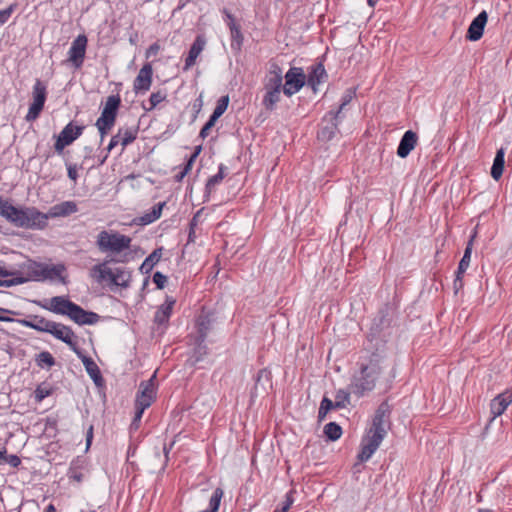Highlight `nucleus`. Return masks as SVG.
Returning a JSON list of instances; mask_svg holds the SVG:
<instances>
[{
	"instance_id": "1",
	"label": "nucleus",
	"mask_w": 512,
	"mask_h": 512,
	"mask_svg": "<svg viewBox=\"0 0 512 512\" xmlns=\"http://www.w3.org/2000/svg\"><path fill=\"white\" fill-rule=\"evenodd\" d=\"M0 216L15 227L32 230L44 229L49 217L35 207H16L2 197H0Z\"/></svg>"
},
{
	"instance_id": "2",
	"label": "nucleus",
	"mask_w": 512,
	"mask_h": 512,
	"mask_svg": "<svg viewBox=\"0 0 512 512\" xmlns=\"http://www.w3.org/2000/svg\"><path fill=\"white\" fill-rule=\"evenodd\" d=\"M125 261V259L117 258L105 259L102 263L96 264L91 268V277L98 283L109 280L112 285L126 289L130 286L131 272L122 267L112 270L107 266L111 262L123 263Z\"/></svg>"
},
{
	"instance_id": "3",
	"label": "nucleus",
	"mask_w": 512,
	"mask_h": 512,
	"mask_svg": "<svg viewBox=\"0 0 512 512\" xmlns=\"http://www.w3.org/2000/svg\"><path fill=\"white\" fill-rule=\"evenodd\" d=\"M132 239L115 231L102 230L97 235L96 245L102 253L119 254L131 246Z\"/></svg>"
},
{
	"instance_id": "4",
	"label": "nucleus",
	"mask_w": 512,
	"mask_h": 512,
	"mask_svg": "<svg viewBox=\"0 0 512 512\" xmlns=\"http://www.w3.org/2000/svg\"><path fill=\"white\" fill-rule=\"evenodd\" d=\"M380 377L376 374H372L367 370V367H361L358 374L354 375L349 385L351 392L358 397H362L365 393L372 391L376 382Z\"/></svg>"
},
{
	"instance_id": "5",
	"label": "nucleus",
	"mask_w": 512,
	"mask_h": 512,
	"mask_svg": "<svg viewBox=\"0 0 512 512\" xmlns=\"http://www.w3.org/2000/svg\"><path fill=\"white\" fill-rule=\"evenodd\" d=\"M32 97L33 101L30 104L28 113L25 116V120L27 122L35 121L40 116L47 98L46 85L39 79L36 80L33 86Z\"/></svg>"
},
{
	"instance_id": "6",
	"label": "nucleus",
	"mask_w": 512,
	"mask_h": 512,
	"mask_svg": "<svg viewBox=\"0 0 512 512\" xmlns=\"http://www.w3.org/2000/svg\"><path fill=\"white\" fill-rule=\"evenodd\" d=\"M343 116L338 115L334 110L327 112L321 120L320 128L317 132V138L320 141L328 142L339 132L338 125Z\"/></svg>"
},
{
	"instance_id": "7",
	"label": "nucleus",
	"mask_w": 512,
	"mask_h": 512,
	"mask_svg": "<svg viewBox=\"0 0 512 512\" xmlns=\"http://www.w3.org/2000/svg\"><path fill=\"white\" fill-rule=\"evenodd\" d=\"M360 366L367 367L369 372L380 377L387 366L385 345L383 344L381 347H377L375 351L369 353L366 357H363Z\"/></svg>"
},
{
	"instance_id": "8",
	"label": "nucleus",
	"mask_w": 512,
	"mask_h": 512,
	"mask_svg": "<svg viewBox=\"0 0 512 512\" xmlns=\"http://www.w3.org/2000/svg\"><path fill=\"white\" fill-rule=\"evenodd\" d=\"M385 436V434L369 429L367 435L362 439L361 451L357 456L358 460L360 462L368 461L379 448Z\"/></svg>"
},
{
	"instance_id": "9",
	"label": "nucleus",
	"mask_w": 512,
	"mask_h": 512,
	"mask_svg": "<svg viewBox=\"0 0 512 512\" xmlns=\"http://www.w3.org/2000/svg\"><path fill=\"white\" fill-rule=\"evenodd\" d=\"M284 77L283 92L288 97L299 92L306 83V75L300 67H291Z\"/></svg>"
},
{
	"instance_id": "10",
	"label": "nucleus",
	"mask_w": 512,
	"mask_h": 512,
	"mask_svg": "<svg viewBox=\"0 0 512 512\" xmlns=\"http://www.w3.org/2000/svg\"><path fill=\"white\" fill-rule=\"evenodd\" d=\"M88 39L86 35H78L71 43L68 51L67 62H70L75 69H80L83 66Z\"/></svg>"
},
{
	"instance_id": "11",
	"label": "nucleus",
	"mask_w": 512,
	"mask_h": 512,
	"mask_svg": "<svg viewBox=\"0 0 512 512\" xmlns=\"http://www.w3.org/2000/svg\"><path fill=\"white\" fill-rule=\"evenodd\" d=\"M84 129V126L74 125L72 122L68 123L56 139L54 144L55 151L57 153H62L66 146L72 144L82 135Z\"/></svg>"
},
{
	"instance_id": "12",
	"label": "nucleus",
	"mask_w": 512,
	"mask_h": 512,
	"mask_svg": "<svg viewBox=\"0 0 512 512\" xmlns=\"http://www.w3.org/2000/svg\"><path fill=\"white\" fill-rule=\"evenodd\" d=\"M33 303L40 306L45 310H49L55 314L65 315L68 317L70 311L75 305L74 302L65 298L64 296H54L50 299L49 304L47 301L33 300Z\"/></svg>"
},
{
	"instance_id": "13",
	"label": "nucleus",
	"mask_w": 512,
	"mask_h": 512,
	"mask_svg": "<svg viewBox=\"0 0 512 512\" xmlns=\"http://www.w3.org/2000/svg\"><path fill=\"white\" fill-rule=\"evenodd\" d=\"M49 334L66 343L69 348L77 354V356H81V350L79 349L77 342L74 340L76 335L71 327L62 323L54 322V328H51Z\"/></svg>"
},
{
	"instance_id": "14",
	"label": "nucleus",
	"mask_w": 512,
	"mask_h": 512,
	"mask_svg": "<svg viewBox=\"0 0 512 512\" xmlns=\"http://www.w3.org/2000/svg\"><path fill=\"white\" fill-rule=\"evenodd\" d=\"M391 408L387 401L382 402L375 411L372 427L370 430L387 434V428L390 425Z\"/></svg>"
},
{
	"instance_id": "15",
	"label": "nucleus",
	"mask_w": 512,
	"mask_h": 512,
	"mask_svg": "<svg viewBox=\"0 0 512 512\" xmlns=\"http://www.w3.org/2000/svg\"><path fill=\"white\" fill-rule=\"evenodd\" d=\"M15 322L24 327L44 333H49L51 328H54V321L47 320L39 315H29L25 319H15Z\"/></svg>"
},
{
	"instance_id": "16",
	"label": "nucleus",
	"mask_w": 512,
	"mask_h": 512,
	"mask_svg": "<svg viewBox=\"0 0 512 512\" xmlns=\"http://www.w3.org/2000/svg\"><path fill=\"white\" fill-rule=\"evenodd\" d=\"M68 317L78 325H93L99 321L100 316L92 311H86L75 303Z\"/></svg>"
},
{
	"instance_id": "17",
	"label": "nucleus",
	"mask_w": 512,
	"mask_h": 512,
	"mask_svg": "<svg viewBox=\"0 0 512 512\" xmlns=\"http://www.w3.org/2000/svg\"><path fill=\"white\" fill-rule=\"evenodd\" d=\"M152 75V65L150 63L144 64L139 70L138 75L136 76L133 83V89L135 93L138 94L141 92H146L150 89L152 84Z\"/></svg>"
},
{
	"instance_id": "18",
	"label": "nucleus",
	"mask_w": 512,
	"mask_h": 512,
	"mask_svg": "<svg viewBox=\"0 0 512 512\" xmlns=\"http://www.w3.org/2000/svg\"><path fill=\"white\" fill-rule=\"evenodd\" d=\"M488 20L485 10L481 11L470 23L466 38L470 41H477L483 36L484 28Z\"/></svg>"
},
{
	"instance_id": "19",
	"label": "nucleus",
	"mask_w": 512,
	"mask_h": 512,
	"mask_svg": "<svg viewBox=\"0 0 512 512\" xmlns=\"http://www.w3.org/2000/svg\"><path fill=\"white\" fill-rule=\"evenodd\" d=\"M255 384L251 390V398L266 393L267 388L272 386V375L267 368L260 369L254 378Z\"/></svg>"
},
{
	"instance_id": "20",
	"label": "nucleus",
	"mask_w": 512,
	"mask_h": 512,
	"mask_svg": "<svg viewBox=\"0 0 512 512\" xmlns=\"http://www.w3.org/2000/svg\"><path fill=\"white\" fill-rule=\"evenodd\" d=\"M512 403V388L496 396L490 403L492 420L501 416L507 407Z\"/></svg>"
},
{
	"instance_id": "21",
	"label": "nucleus",
	"mask_w": 512,
	"mask_h": 512,
	"mask_svg": "<svg viewBox=\"0 0 512 512\" xmlns=\"http://www.w3.org/2000/svg\"><path fill=\"white\" fill-rule=\"evenodd\" d=\"M328 78L324 65L319 62L313 64L306 78L307 85L310 86L314 93L317 92L318 85L324 83Z\"/></svg>"
},
{
	"instance_id": "22",
	"label": "nucleus",
	"mask_w": 512,
	"mask_h": 512,
	"mask_svg": "<svg viewBox=\"0 0 512 512\" xmlns=\"http://www.w3.org/2000/svg\"><path fill=\"white\" fill-rule=\"evenodd\" d=\"M120 105L121 99L119 95L109 96L106 100L101 116L98 119L115 124Z\"/></svg>"
},
{
	"instance_id": "23",
	"label": "nucleus",
	"mask_w": 512,
	"mask_h": 512,
	"mask_svg": "<svg viewBox=\"0 0 512 512\" xmlns=\"http://www.w3.org/2000/svg\"><path fill=\"white\" fill-rule=\"evenodd\" d=\"M418 141L417 134L412 130H407L398 145L397 155L400 158H406L410 152L415 148Z\"/></svg>"
},
{
	"instance_id": "24",
	"label": "nucleus",
	"mask_w": 512,
	"mask_h": 512,
	"mask_svg": "<svg viewBox=\"0 0 512 512\" xmlns=\"http://www.w3.org/2000/svg\"><path fill=\"white\" fill-rule=\"evenodd\" d=\"M206 45V39L202 35H198L194 42L192 43L188 56L185 59V65L184 70H189L196 62L197 57L201 54V52L204 50V47Z\"/></svg>"
},
{
	"instance_id": "25",
	"label": "nucleus",
	"mask_w": 512,
	"mask_h": 512,
	"mask_svg": "<svg viewBox=\"0 0 512 512\" xmlns=\"http://www.w3.org/2000/svg\"><path fill=\"white\" fill-rule=\"evenodd\" d=\"M66 271L64 264L48 265L42 263V281L44 280H59L61 283L66 284V278L63 273Z\"/></svg>"
},
{
	"instance_id": "26",
	"label": "nucleus",
	"mask_w": 512,
	"mask_h": 512,
	"mask_svg": "<svg viewBox=\"0 0 512 512\" xmlns=\"http://www.w3.org/2000/svg\"><path fill=\"white\" fill-rule=\"evenodd\" d=\"M78 357L82 360L86 372L94 381L95 385L102 386L104 383V379L98 365L94 362V360L90 357L83 355L82 352L81 356Z\"/></svg>"
},
{
	"instance_id": "27",
	"label": "nucleus",
	"mask_w": 512,
	"mask_h": 512,
	"mask_svg": "<svg viewBox=\"0 0 512 512\" xmlns=\"http://www.w3.org/2000/svg\"><path fill=\"white\" fill-rule=\"evenodd\" d=\"M174 304L175 300L167 297L165 303L162 304L155 312L154 322L158 325L166 324L169 321Z\"/></svg>"
},
{
	"instance_id": "28",
	"label": "nucleus",
	"mask_w": 512,
	"mask_h": 512,
	"mask_svg": "<svg viewBox=\"0 0 512 512\" xmlns=\"http://www.w3.org/2000/svg\"><path fill=\"white\" fill-rule=\"evenodd\" d=\"M77 204L74 201H64L54 205L49 212L51 217H65L77 212Z\"/></svg>"
},
{
	"instance_id": "29",
	"label": "nucleus",
	"mask_w": 512,
	"mask_h": 512,
	"mask_svg": "<svg viewBox=\"0 0 512 512\" xmlns=\"http://www.w3.org/2000/svg\"><path fill=\"white\" fill-rule=\"evenodd\" d=\"M163 248L155 249L141 264L139 270L142 274H149L153 267L160 261L162 257Z\"/></svg>"
},
{
	"instance_id": "30",
	"label": "nucleus",
	"mask_w": 512,
	"mask_h": 512,
	"mask_svg": "<svg viewBox=\"0 0 512 512\" xmlns=\"http://www.w3.org/2000/svg\"><path fill=\"white\" fill-rule=\"evenodd\" d=\"M505 151L503 148L497 150L492 167H491V176L494 180H499L503 174L504 164H505Z\"/></svg>"
},
{
	"instance_id": "31",
	"label": "nucleus",
	"mask_w": 512,
	"mask_h": 512,
	"mask_svg": "<svg viewBox=\"0 0 512 512\" xmlns=\"http://www.w3.org/2000/svg\"><path fill=\"white\" fill-rule=\"evenodd\" d=\"M212 320L209 315H200L196 321L197 337L201 341H205L206 337L211 329Z\"/></svg>"
},
{
	"instance_id": "32",
	"label": "nucleus",
	"mask_w": 512,
	"mask_h": 512,
	"mask_svg": "<svg viewBox=\"0 0 512 512\" xmlns=\"http://www.w3.org/2000/svg\"><path fill=\"white\" fill-rule=\"evenodd\" d=\"M138 127L137 126H131V127H125V128H119L118 134L121 138V145L123 148L134 142L138 135Z\"/></svg>"
},
{
	"instance_id": "33",
	"label": "nucleus",
	"mask_w": 512,
	"mask_h": 512,
	"mask_svg": "<svg viewBox=\"0 0 512 512\" xmlns=\"http://www.w3.org/2000/svg\"><path fill=\"white\" fill-rule=\"evenodd\" d=\"M166 205V202H159L155 204L149 212L141 216L140 221L141 224L147 225L153 223L157 219L161 217L163 207Z\"/></svg>"
},
{
	"instance_id": "34",
	"label": "nucleus",
	"mask_w": 512,
	"mask_h": 512,
	"mask_svg": "<svg viewBox=\"0 0 512 512\" xmlns=\"http://www.w3.org/2000/svg\"><path fill=\"white\" fill-rule=\"evenodd\" d=\"M225 14H226L227 18L229 19L228 26H229L230 33H231L232 42H236L237 46L240 47L244 40L243 34L241 32V28L239 25H237L235 23L234 17L231 13H229L225 10Z\"/></svg>"
},
{
	"instance_id": "35",
	"label": "nucleus",
	"mask_w": 512,
	"mask_h": 512,
	"mask_svg": "<svg viewBox=\"0 0 512 512\" xmlns=\"http://www.w3.org/2000/svg\"><path fill=\"white\" fill-rule=\"evenodd\" d=\"M207 354L208 347L205 344V341H201V339L196 338L195 347L193 349L192 355L190 356L192 364L196 365L198 362L202 361Z\"/></svg>"
},
{
	"instance_id": "36",
	"label": "nucleus",
	"mask_w": 512,
	"mask_h": 512,
	"mask_svg": "<svg viewBox=\"0 0 512 512\" xmlns=\"http://www.w3.org/2000/svg\"><path fill=\"white\" fill-rule=\"evenodd\" d=\"M281 90H265V95L262 100V105L266 110L273 111L276 104L280 101Z\"/></svg>"
},
{
	"instance_id": "37",
	"label": "nucleus",
	"mask_w": 512,
	"mask_h": 512,
	"mask_svg": "<svg viewBox=\"0 0 512 512\" xmlns=\"http://www.w3.org/2000/svg\"><path fill=\"white\" fill-rule=\"evenodd\" d=\"M156 372L147 381H142L139 385L138 393L144 396H151L153 400L156 398V387H155Z\"/></svg>"
},
{
	"instance_id": "38",
	"label": "nucleus",
	"mask_w": 512,
	"mask_h": 512,
	"mask_svg": "<svg viewBox=\"0 0 512 512\" xmlns=\"http://www.w3.org/2000/svg\"><path fill=\"white\" fill-rule=\"evenodd\" d=\"M224 170H225V166L223 164H220L218 173L211 176L207 180L206 185H205V196L206 197H208L210 195V193L212 192V190L214 189V187L224 179V177H225Z\"/></svg>"
},
{
	"instance_id": "39",
	"label": "nucleus",
	"mask_w": 512,
	"mask_h": 512,
	"mask_svg": "<svg viewBox=\"0 0 512 512\" xmlns=\"http://www.w3.org/2000/svg\"><path fill=\"white\" fill-rule=\"evenodd\" d=\"M324 434L328 440L336 441L342 435V428L336 422H329L324 427Z\"/></svg>"
},
{
	"instance_id": "40",
	"label": "nucleus",
	"mask_w": 512,
	"mask_h": 512,
	"mask_svg": "<svg viewBox=\"0 0 512 512\" xmlns=\"http://www.w3.org/2000/svg\"><path fill=\"white\" fill-rule=\"evenodd\" d=\"M35 362L40 368H50L55 365V358L50 352L42 351L36 356Z\"/></svg>"
},
{
	"instance_id": "41",
	"label": "nucleus",
	"mask_w": 512,
	"mask_h": 512,
	"mask_svg": "<svg viewBox=\"0 0 512 512\" xmlns=\"http://www.w3.org/2000/svg\"><path fill=\"white\" fill-rule=\"evenodd\" d=\"M52 388L49 384L43 382L39 384L36 389L34 390V399L35 402L40 403L42 402L46 397L50 396L52 394Z\"/></svg>"
},
{
	"instance_id": "42",
	"label": "nucleus",
	"mask_w": 512,
	"mask_h": 512,
	"mask_svg": "<svg viewBox=\"0 0 512 512\" xmlns=\"http://www.w3.org/2000/svg\"><path fill=\"white\" fill-rule=\"evenodd\" d=\"M351 390L339 389L335 394V405L337 408H345L350 403Z\"/></svg>"
},
{
	"instance_id": "43",
	"label": "nucleus",
	"mask_w": 512,
	"mask_h": 512,
	"mask_svg": "<svg viewBox=\"0 0 512 512\" xmlns=\"http://www.w3.org/2000/svg\"><path fill=\"white\" fill-rule=\"evenodd\" d=\"M283 76L266 75L264 80V90L283 89Z\"/></svg>"
},
{
	"instance_id": "44",
	"label": "nucleus",
	"mask_w": 512,
	"mask_h": 512,
	"mask_svg": "<svg viewBox=\"0 0 512 512\" xmlns=\"http://www.w3.org/2000/svg\"><path fill=\"white\" fill-rule=\"evenodd\" d=\"M354 97L355 90L352 88L347 89L341 98L340 106L338 107L337 110H334V112L340 116H343V111L345 110V107L352 101Z\"/></svg>"
},
{
	"instance_id": "45",
	"label": "nucleus",
	"mask_w": 512,
	"mask_h": 512,
	"mask_svg": "<svg viewBox=\"0 0 512 512\" xmlns=\"http://www.w3.org/2000/svg\"><path fill=\"white\" fill-rule=\"evenodd\" d=\"M201 212H202V209L198 210L189 222V233H188L187 244L194 243L196 240V231L195 230L199 223V216H200Z\"/></svg>"
},
{
	"instance_id": "46",
	"label": "nucleus",
	"mask_w": 512,
	"mask_h": 512,
	"mask_svg": "<svg viewBox=\"0 0 512 512\" xmlns=\"http://www.w3.org/2000/svg\"><path fill=\"white\" fill-rule=\"evenodd\" d=\"M29 278L34 281H42V263L32 262L27 267Z\"/></svg>"
},
{
	"instance_id": "47",
	"label": "nucleus",
	"mask_w": 512,
	"mask_h": 512,
	"mask_svg": "<svg viewBox=\"0 0 512 512\" xmlns=\"http://www.w3.org/2000/svg\"><path fill=\"white\" fill-rule=\"evenodd\" d=\"M153 402L154 400L151 398V396H144L143 394L137 392L135 399V409L144 412L145 409L150 407Z\"/></svg>"
},
{
	"instance_id": "48",
	"label": "nucleus",
	"mask_w": 512,
	"mask_h": 512,
	"mask_svg": "<svg viewBox=\"0 0 512 512\" xmlns=\"http://www.w3.org/2000/svg\"><path fill=\"white\" fill-rule=\"evenodd\" d=\"M228 104H229V97L222 96L218 100L217 105H216L213 113L211 114V116L218 120L227 110Z\"/></svg>"
},
{
	"instance_id": "49",
	"label": "nucleus",
	"mask_w": 512,
	"mask_h": 512,
	"mask_svg": "<svg viewBox=\"0 0 512 512\" xmlns=\"http://www.w3.org/2000/svg\"><path fill=\"white\" fill-rule=\"evenodd\" d=\"M166 96V93L162 91L152 93L149 98V107H144V109L147 111L153 110L159 103L166 99Z\"/></svg>"
},
{
	"instance_id": "50",
	"label": "nucleus",
	"mask_w": 512,
	"mask_h": 512,
	"mask_svg": "<svg viewBox=\"0 0 512 512\" xmlns=\"http://www.w3.org/2000/svg\"><path fill=\"white\" fill-rule=\"evenodd\" d=\"M475 237H476V232L470 237L459 264H463L464 266L469 267L470 260H471L472 246H473V241H474Z\"/></svg>"
},
{
	"instance_id": "51",
	"label": "nucleus",
	"mask_w": 512,
	"mask_h": 512,
	"mask_svg": "<svg viewBox=\"0 0 512 512\" xmlns=\"http://www.w3.org/2000/svg\"><path fill=\"white\" fill-rule=\"evenodd\" d=\"M95 126L97 127L101 141H103L104 137L108 134V132L111 130V128L114 126L113 123L110 122H104L102 120L97 119Z\"/></svg>"
},
{
	"instance_id": "52",
	"label": "nucleus",
	"mask_w": 512,
	"mask_h": 512,
	"mask_svg": "<svg viewBox=\"0 0 512 512\" xmlns=\"http://www.w3.org/2000/svg\"><path fill=\"white\" fill-rule=\"evenodd\" d=\"M67 475L70 480L77 483H81L84 479V474L78 470L74 463L70 466Z\"/></svg>"
},
{
	"instance_id": "53",
	"label": "nucleus",
	"mask_w": 512,
	"mask_h": 512,
	"mask_svg": "<svg viewBox=\"0 0 512 512\" xmlns=\"http://www.w3.org/2000/svg\"><path fill=\"white\" fill-rule=\"evenodd\" d=\"M17 8L16 3L10 4L7 8L0 10V25L5 24Z\"/></svg>"
},
{
	"instance_id": "54",
	"label": "nucleus",
	"mask_w": 512,
	"mask_h": 512,
	"mask_svg": "<svg viewBox=\"0 0 512 512\" xmlns=\"http://www.w3.org/2000/svg\"><path fill=\"white\" fill-rule=\"evenodd\" d=\"M216 121H217L216 118L210 116L209 120L205 123V125L200 130L199 137H201L202 139H205L209 135V132L212 129V127L215 125Z\"/></svg>"
},
{
	"instance_id": "55",
	"label": "nucleus",
	"mask_w": 512,
	"mask_h": 512,
	"mask_svg": "<svg viewBox=\"0 0 512 512\" xmlns=\"http://www.w3.org/2000/svg\"><path fill=\"white\" fill-rule=\"evenodd\" d=\"M7 315H19V312L0 307V321L2 322H15L14 318Z\"/></svg>"
},
{
	"instance_id": "56",
	"label": "nucleus",
	"mask_w": 512,
	"mask_h": 512,
	"mask_svg": "<svg viewBox=\"0 0 512 512\" xmlns=\"http://www.w3.org/2000/svg\"><path fill=\"white\" fill-rule=\"evenodd\" d=\"M2 462L8 463L10 466L16 468L21 464V459L14 454L7 455L6 450H4V457Z\"/></svg>"
},
{
	"instance_id": "57",
	"label": "nucleus",
	"mask_w": 512,
	"mask_h": 512,
	"mask_svg": "<svg viewBox=\"0 0 512 512\" xmlns=\"http://www.w3.org/2000/svg\"><path fill=\"white\" fill-rule=\"evenodd\" d=\"M153 282L156 284L158 289H163L167 282V277L161 272L157 271L153 275Z\"/></svg>"
},
{
	"instance_id": "58",
	"label": "nucleus",
	"mask_w": 512,
	"mask_h": 512,
	"mask_svg": "<svg viewBox=\"0 0 512 512\" xmlns=\"http://www.w3.org/2000/svg\"><path fill=\"white\" fill-rule=\"evenodd\" d=\"M293 494H294V490H290L289 492L286 493L285 501L283 503V506L280 509L281 511L287 512L291 508V506L294 503Z\"/></svg>"
},
{
	"instance_id": "59",
	"label": "nucleus",
	"mask_w": 512,
	"mask_h": 512,
	"mask_svg": "<svg viewBox=\"0 0 512 512\" xmlns=\"http://www.w3.org/2000/svg\"><path fill=\"white\" fill-rule=\"evenodd\" d=\"M335 405V401H332L328 397L324 396L320 402V408L325 410L326 412L331 411L332 409H338Z\"/></svg>"
},
{
	"instance_id": "60",
	"label": "nucleus",
	"mask_w": 512,
	"mask_h": 512,
	"mask_svg": "<svg viewBox=\"0 0 512 512\" xmlns=\"http://www.w3.org/2000/svg\"><path fill=\"white\" fill-rule=\"evenodd\" d=\"M27 280L28 279L24 278V277H16V278H13V279L4 280L3 283H2V286L3 287H11V286L23 284V283L27 282Z\"/></svg>"
},
{
	"instance_id": "61",
	"label": "nucleus",
	"mask_w": 512,
	"mask_h": 512,
	"mask_svg": "<svg viewBox=\"0 0 512 512\" xmlns=\"http://www.w3.org/2000/svg\"><path fill=\"white\" fill-rule=\"evenodd\" d=\"M143 413V411L135 409V415L130 425L131 429L137 430L139 428Z\"/></svg>"
},
{
	"instance_id": "62",
	"label": "nucleus",
	"mask_w": 512,
	"mask_h": 512,
	"mask_svg": "<svg viewBox=\"0 0 512 512\" xmlns=\"http://www.w3.org/2000/svg\"><path fill=\"white\" fill-rule=\"evenodd\" d=\"M267 75H270V76H283L282 75V69H281V67L277 63L272 62L270 64L269 71H268Z\"/></svg>"
},
{
	"instance_id": "63",
	"label": "nucleus",
	"mask_w": 512,
	"mask_h": 512,
	"mask_svg": "<svg viewBox=\"0 0 512 512\" xmlns=\"http://www.w3.org/2000/svg\"><path fill=\"white\" fill-rule=\"evenodd\" d=\"M67 172H68V177L76 182L77 178H78V173H77V166L75 164H69L67 165Z\"/></svg>"
},
{
	"instance_id": "64",
	"label": "nucleus",
	"mask_w": 512,
	"mask_h": 512,
	"mask_svg": "<svg viewBox=\"0 0 512 512\" xmlns=\"http://www.w3.org/2000/svg\"><path fill=\"white\" fill-rule=\"evenodd\" d=\"M118 144H121V138H120L119 134L117 133L116 135L112 136V138L108 144V147H107V152L109 153Z\"/></svg>"
}]
</instances>
